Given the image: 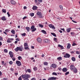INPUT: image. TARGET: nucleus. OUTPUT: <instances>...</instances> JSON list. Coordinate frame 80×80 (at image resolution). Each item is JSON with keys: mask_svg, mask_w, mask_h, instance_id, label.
Here are the masks:
<instances>
[{"mask_svg": "<svg viewBox=\"0 0 80 80\" xmlns=\"http://www.w3.org/2000/svg\"><path fill=\"white\" fill-rule=\"evenodd\" d=\"M9 54L10 55H12V54H12V51H10V52H9Z\"/></svg>", "mask_w": 80, "mask_h": 80, "instance_id": "nucleus-47", "label": "nucleus"}, {"mask_svg": "<svg viewBox=\"0 0 80 80\" xmlns=\"http://www.w3.org/2000/svg\"><path fill=\"white\" fill-rule=\"evenodd\" d=\"M2 11L3 13H6V10L5 9H2Z\"/></svg>", "mask_w": 80, "mask_h": 80, "instance_id": "nucleus-34", "label": "nucleus"}, {"mask_svg": "<svg viewBox=\"0 0 80 80\" xmlns=\"http://www.w3.org/2000/svg\"><path fill=\"white\" fill-rule=\"evenodd\" d=\"M25 50H27L28 49V50H29V48H28V47H26L24 48Z\"/></svg>", "mask_w": 80, "mask_h": 80, "instance_id": "nucleus-42", "label": "nucleus"}, {"mask_svg": "<svg viewBox=\"0 0 80 80\" xmlns=\"http://www.w3.org/2000/svg\"><path fill=\"white\" fill-rule=\"evenodd\" d=\"M24 9H27V7L26 6H24Z\"/></svg>", "mask_w": 80, "mask_h": 80, "instance_id": "nucleus-63", "label": "nucleus"}, {"mask_svg": "<svg viewBox=\"0 0 80 80\" xmlns=\"http://www.w3.org/2000/svg\"><path fill=\"white\" fill-rule=\"evenodd\" d=\"M21 35H22V36H25V35H26V33H22L21 34Z\"/></svg>", "mask_w": 80, "mask_h": 80, "instance_id": "nucleus-41", "label": "nucleus"}, {"mask_svg": "<svg viewBox=\"0 0 80 80\" xmlns=\"http://www.w3.org/2000/svg\"><path fill=\"white\" fill-rule=\"evenodd\" d=\"M38 26L40 27H41V28H43V26L42 24H39Z\"/></svg>", "mask_w": 80, "mask_h": 80, "instance_id": "nucleus-30", "label": "nucleus"}, {"mask_svg": "<svg viewBox=\"0 0 80 80\" xmlns=\"http://www.w3.org/2000/svg\"><path fill=\"white\" fill-rule=\"evenodd\" d=\"M42 32V33H44V34H46V33H47V32H46V31L44 30H42L41 31Z\"/></svg>", "mask_w": 80, "mask_h": 80, "instance_id": "nucleus-22", "label": "nucleus"}, {"mask_svg": "<svg viewBox=\"0 0 80 80\" xmlns=\"http://www.w3.org/2000/svg\"><path fill=\"white\" fill-rule=\"evenodd\" d=\"M1 63L2 65H4L5 66L6 65V64L5 63V61H2Z\"/></svg>", "mask_w": 80, "mask_h": 80, "instance_id": "nucleus-20", "label": "nucleus"}, {"mask_svg": "<svg viewBox=\"0 0 80 80\" xmlns=\"http://www.w3.org/2000/svg\"><path fill=\"white\" fill-rule=\"evenodd\" d=\"M59 7H60V9H61V10H63V6H62L60 5Z\"/></svg>", "mask_w": 80, "mask_h": 80, "instance_id": "nucleus-36", "label": "nucleus"}, {"mask_svg": "<svg viewBox=\"0 0 80 80\" xmlns=\"http://www.w3.org/2000/svg\"><path fill=\"white\" fill-rule=\"evenodd\" d=\"M64 58H69L70 57V55L68 53H66L65 55L64 56Z\"/></svg>", "mask_w": 80, "mask_h": 80, "instance_id": "nucleus-6", "label": "nucleus"}, {"mask_svg": "<svg viewBox=\"0 0 80 80\" xmlns=\"http://www.w3.org/2000/svg\"><path fill=\"white\" fill-rule=\"evenodd\" d=\"M43 64L44 65H48V63L47 62H44Z\"/></svg>", "mask_w": 80, "mask_h": 80, "instance_id": "nucleus-31", "label": "nucleus"}, {"mask_svg": "<svg viewBox=\"0 0 80 80\" xmlns=\"http://www.w3.org/2000/svg\"><path fill=\"white\" fill-rule=\"evenodd\" d=\"M70 69L71 70H73L75 73H77V69L73 65H71L70 67Z\"/></svg>", "mask_w": 80, "mask_h": 80, "instance_id": "nucleus-2", "label": "nucleus"}, {"mask_svg": "<svg viewBox=\"0 0 80 80\" xmlns=\"http://www.w3.org/2000/svg\"><path fill=\"white\" fill-rule=\"evenodd\" d=\"M18 58L19 60H20L22 59V57H21V56H18Z\"/></svg>", "mask_w": 80, "mask_h": 80, "instance_id": "nucleus-35", "label": "nucleus"}, {"mask_svg": "<svg viewBox=\"0 0 80 80\" xmlns=\"http://www.w3.org/2000/svg\"><path fill=\"white\" fill-rule=\"evenodd\" d=\"M39 2H40L41 3H42V0H38Z\"/></svg>", "mask_w": 80, "mask_h": 80, "instance_id": "nucleus-53", "label": "nucleus"}, {"mask_svg": "<svg viewBox=\"0 0 80 80\" xmlns=\"http://www.w3.org/2000/svg\"><path fill=\"white\" fill-rule=\"evenodd\" d=\"M44 42L45 43H49L50 42V41L48 39H45L44 41Z\"/></svg>", "mask_w": 80, "mask_h": 80, "instance_id": "nucleus-19", "label": "nucleus"}, {"mask_svg": "<svg viewBox=\"0 0 80 80\" xmlns=\"http://www.w3.org/2000/svg\"><path fill=\"white\" fill-rule=\"evenodd\" d=\"M49 27L52 29H55V26L53 25H52V24H49Z\"/></svg>", "mask_w": 80, "mask_h": 80, "instance_id": "nucleus-9", "label": "nucleus"}, {"mask_svg": "<svg viewBox=\"0 0 80 80\" xmlns=\"http://www.w3.org/2000/svg\"><path fill=\"white\" fill-rule=\"evenodd\" d=\"M26 28L27 30V32H30V27H27Z\"/></svg>", "mask_w": 80, "mask_h": 80, "instance_id": "nucleus-17", "label": "nucleus"}, {"mask_svg": "<svg viewBox=\"0 0 80 80\" xmlns=\"http://www.w3.org/2000/svg\"><path fill=\"white\" fill-rule=\"evenodd\" d=\"M5 32H6V33H7L9 32V30L8 29H6L5 30Z\"/></svg>", "mask_w": 80, "mask_h": 80, "instance_id": "nucleus-46", "label": "nucleus"}, {"mask_svg": "<svg viewBox=\"0 0 80 80\" xmlns=\"http://www.w3.org/2000/svg\"><path fill=\"white\" fill-rule=\"evenodd\" d=\"M33 70L34 71H36V70H37V67H35L34 68H33Z\"/></svg>", "mask_w": 80, "mask_h": 80, "instance_id": "nucleus-44", "label": "nucleus"}, {"mask_svg": "<svg viewBox=\"0 0 80 80\" xmlns=\"http://www.w3.org/2000/svg\"><path fill=\"white\" fill-rule=\"evenodd\" d=\"M41 12H37V15H41Z\"/></svg>", "mask_w": 80, "mask_h": 80, "instance_id": "nucleus-28", "label": "nucleus"}, {"mask_svg": "<svg viewBox=\"0 0 80 80\" xmlns=\"http://www.w3.org/2000/svg\"><path fill=\"white\" fill-rule=\"evenodd\" d=\"M11 40H12V39H10V38H8V40H7V42L8 43H11Z\"/></svg>", "mask_w": 80, "mask_h": 80, "instance_id": "nucleus-16", "label": "nucleus"}, {"mask_svg": "<svg viewBox=\"0 0 80 80\" xmlns=\"http://www.w3.org/2000/svg\"><path fill=\"white\" fill-rule=\"evenodd\" d=\"M31 48H32L33 49H34V46H31Z\"/></svg>", "mask_w": 80, "mask_h": 80, "instance_id": "nucleus-62", "label": "nucleus"}, {"mask_svg": "<svg viewBox=\"0 0 80 80\" xmlns=\"http://www.w3.org/2000/svg\"><path fill=\"white\" fill-rule=\"evenodd\" d=\"M59 32H60L61 33H62V32H62V31L61 30H59Z\"/></svg>", "mask_w": 80, "mask_h": 80, "instance_id": "nucleus-61", "label": "nucleus"}, {"mask_svg": "<svg viewBox=\"0 0 80 80\" xmlns=\"http://www.w3.org/2000/svg\"><path fill=\"white\" fill-rule=\"evenodd\" d=\"M22 51V48L21 47H17L16 49H15V51L16 52H18V51Z\"/></svg>", "mask_w": 80, "mask_h": 80, "instance_id": "nucleus-3", "label": "nucleus"}, {"mask_svg": "<svg viewBox=\"0 0 80 80\" xmlns=\"http://www.w3.org/2000/svg\"><path fill=\"white\" fill-rule=\"evenodd\" d=\"M16 40H17V41H20V39H18V38H17L16 39Z\"/></svg>", "mask_w": 80, "mask_h": 80, "instance_id": "nucleus-56", "label": "nucleus"}, {"mask_svg": "<svg viewBox=\"0 0 80 80\" xmlns=\"http://www.w3.org/2000/svg\"><path fill=\"white\" fill-rule=\"evenodd\" d=\"M57 78L55 77H52L51 78H48V80H56Z\"/></svg>", "mask_w": 80, "mask_h": 80, "instance_id": "nucleus-7", "label": "nucleus"}, {"mask_svg": "<svg viewBox=\"0 0 80 80\" xmlns=\"http://www.w3.org/2000/svg\"><path fill=\"white\" fill-rule=\"evenodd\" d=\"M76 54H77L78 55H80V51H76Z\"/></svg>", "mask_w": 80, "mask_h": 80, "instance_id": "nucleus-25", "label": "nucleus"}, {"mask_svg": "<svg viewBox=\"0 0 80 80\" xmlns=\"http://www.w3.org/2000/svg\"><path fill=\"white\" fill-rule=\"evenodd\" d=\"M1 19L3 21H5V20H7V19L5 18V16H3L2 18Z\"/></svg>", "mask_w": 80, "mask_h": 80, "instance_id": "nucleus-14", "label": "nucleus"}, {"mask_svg": "<svg viewBox=\"0 0 80 80\" xmlns=\"http://www.w3.org/2000/svg\"><path fill=\"white\" fill-rule=\"evenodd\" d=\"M16 63L17 64L18 66H21L22 65V63H21V62L19 61H17L16 62Z\"/></svg>", "mask_w": 80, "mask_h": 80, "instance_id": "nucleus-5", "label": "nucleus"}, {"mask_svg": "<svg viewBox=\"0 0 80 80\" xmlns=\"http://www.w3.org/2000/svg\"><path fill=\"white\" fill-rule=\"evenodd\" d=\"M58 70H60V71H61L62 69L60 68H58Z\"/></svg>", "mask_w": 80, "mask_h": 80, "instance_id": "nucleus-57", "label": "nucleus"}, {"mask_svg": "<svg viewBox=\"0 0 80 80\" xmlns=\"http://www.w3.org/2000/svg\"><path fill=\"white\" fill-rule=\"evenodd\" d=\"M62 71L64 72H66L67 71V68H64L62 69Z\"/></svg>", "mask_w": 80, "mask_h": 80, "instance_id": "nucleus-15", "label": "nucleus"}, {"mask_svg": "<svg viewBox=\"0 0 80 80\" xmlns=\"http://www.w3.org/2000/svg\"><path fill=\"white\" fill-rule=\"evenodd\" d=\"M3 80H8V79L7 78H4L3 79Z\"/></svg>", "mask_w": 80, "mask_h": 80, "instance_id": "nucleus-50", "label": "nucleus"}, {"mask_svg": "<svg viewBox=\"0 0 80 80\" xmlns=\"http://www.w3.org/2000/svg\"><path fill=\"white\" fill-rule=\"evenodd\" d=\"M57 40V38H54V40L55 41H56V40Z\"/></svg>", "mask_w": 80, "mask_h": 80, "instance_id": "nucleus-54", "label": "nucleus"}, {"mask_svg": "<svg viewBox=\"0 0 80 80\" xmlns=\"http://www.w3.org/2000/svg\"><path fill=\"white\" fill-rule=\"evenodd\" d=\"M72 22H73L74 23H77V22L76 21H73V20H72Z\"/></svg>", "mask_w": 80, "mask_h": 80, "instance_id": "nucleus-52", "label": "nucleus"}, {"mask_svg": "<svg viewBox=\"0 0 80 80\" xmlns=\"http://www.w3.org/2000/svg\"><path fill=\"white\" fill-rule=\"evenodd\" d=\"M52 75H57V73L54 72L52 73Z\"/></svg>", "mask_w": 80, "mask_h": 80, "instance_id": "nucleus-38", "label": "nucleus"}, {"mask_svg": "<svg viewBox=\"0 0 80 80\" xmlns=\"http://www.w3.org/2000/svg\"><path fill=\"white\" fill-rule=\"evenodd\" d=\"M60 29L61 30H62L63 31H65V29H64V28H61Z\"/></svg>", "mask_w": 80, "mask_h": 80, "instance_id": "nucleus-58", "label": "nucleus"}, {"mask_svg": "<svg viewBox=\"0 0 80 80\" xmlns=\"http://www.w3.org/2000/svg\"><path fill=\"white\" fill-rule=\"evenodd\" d=\"M58 47H60V48H61L63 47V46H62L60 45H59V44L58 45Z\"/></svg>", "mask_w": 80, "mask_h": 80, "instance_id": "nucleus-37", "label": "nucleus"}, {"mask_svg": "<svg viewBox=\"0 0 80 80\" xmlns=\"http://www.w3.org/2000/svg\"><path fill=\"white\" fill-rule=\"evenodd\" d=\"M62 57H59L57 58V59L58 60H62Z\"/></svg>", "mask_w": 80, "mask_h": 80, "instance_id": "nucleus-27", "label": "nucleus"}, {"mask_svg": "<svg viewBox=\"0 0 80 80\" xmlns=\"http://www.w3.org/2000/svg\"><path fill=\"white\" fill-rule=\"evenodd\" d=\"M71 59L73 62H75V57H72Z\"/></svg>", "mask_w": 80, "mask_h": 80, "instance_id": "nucleus-26", "label": "nucleus"}, {"mask_svg": "<svg viewBox=\"0 0 80 80\" xmlns=\"http://www.w3.org/2000/svg\"><path fill=\"white\" fill-rule=\"evenodd\" d=\"M39 17L41 18H43V16H42V14H41V15H39Z\"/></svg>", "mask_w": 80, "mask_h": 80, "instance_id": "nucleus-29", "label": "nucleus"}, {"mask_svg": "<svg viewBox=\"0 0 80 80\" xmlns=\"http://www.w3.org/2000/svg\"><path fill=\"white\" fill-rule=\"evenodd\" d=\"M31 30H32L31 31V32H35V31H36V30H37V28H35V26L33 25L31 27Z\"/></svg>", "mask_w": 80, "mask_h": 80, "instance_id": "nucleus-4", "label": "nucleus"}, {"mask_svg": "<svg viewBox=\"0 0 80 80\" xmlns=\"http://www.w3.org/2000/svg\"><path fill=\"white\" fill-rule=\"evenodd\" d=\"M18 80H22V77L20 76L19 78H18Z\"/></svg>", "mask_w": 80, "mask_h": 80, "instance_id": "nucleus-40", "label": "nucleus"}, {"mask_svg": "<svg viewBox=\"0 0 80 80\" xmlns=\"http://www.w3.org/2000/svg\"><path fill=\"white\" fill-rule=\"evenodd\" d=\"M75 45H77V44L75 43H73L72 44V46H75Z\"/></svg>", "mask_w": 80, "mask_h": 80, "instance_id": "nucleus-51", "label": "nucleus"}, {"mask_svg": "<svg viewBox=\"0 0 80 80\" xmlns=\"http://www.w3.org/2000/svg\"><path fill=\"white\" fill-rule=\"evenodd\" d=\"M11 3L12 4V5H15L16 4V2H15L13 0H11Z\"/></svg>", "mask_w": 80, "mask_h": 80, "instance_id": "nucleus-13", "label": "nucleus"}, {"mask_svg": "<svg viewBox=\"0 0 80 80\" xmlns=\"http://www.w3.org/2000/svg\"><path fill=\"white\" fill-rule=\"evenodd\" d=\"M51 35H52L53 36H54V37H56L57 36H56V34H55L54 33L51 32Z\"/></svg>", "mask_w": 80, "mask_h": 80, "instance_id": "nucleus-24", "label": "nucleus"}, {"mask_svg": "<svg viewBox=\"0 0 80 80\" xmlns=\"http://www.w3.org/2000/svg\"><path fill=\"white\" fill-rule=\"evenodd\" d=\"M4 52L5 53H8V50L7 49H5L4 50Z\"/></svg>", "mask_w": 80, "mask_h": 80, "instance_id": "nucleus-33", "label": "nucleus"}, {"mask_svg": "<svg viewBox=\"0 0 80 80\" xmlns=\"http://www.w3.org/2000/svg\"><path fill=\"white\" fill-rule=\"evenodd\" d=\"M57 65L56 64H52L51 65V67H52V68H57Z\"/></svg>", "mask_w": 80, "mask_h": 80, "instance_id": "nucleus-8", "label": "nucleus"}, {"mask_svg": "<svg viewBox=\"0 0 80 80\" xmlns=\"http://www.w3.org/2000/svg\"><path fill=\"white\" fill-rule=\"evenodd\" d=\"M27 18V17L25 16L23 18V20H25V18Z\"/></svg>", "mask_w": 80, "mask_h": 80, "instance_id": "nucleus-55", "label": "nucleus"}, {"mask_svg": "<svg viewBox=\"0 0 80 80\" xmlns=\"http://www.w3.org/2000/svg\"><path fill=\"white\" fill-rule=\"evenodd\" d=\"M37 8H38V7L36 6H33L32 7V9L33 10H37Z\"/></svg>", "mask_w": 80, "mask_h": 80, "instance_id": "nucleus-11", "label": "nucleus"}, {"mask_svg": "<svg viewBox=\"0 0 80 80\" xmlns=\"http://www.w3.org/2000/svg\"><path fill=\"white\" fill-rule=\"evenodd\" d=\"M9 63L10 65H12V64H13V62H12V61H10Z\"/></svg>", "mask_w": 80, "mask_h": 80, "instance_id": "nucleus-45", "label": "nucleus"}, {"mask_svg": "<svg viewBox=\"0 0 80 80\" xmlns=\"http://www.w3.org/2000/svg\"><path fill=\"white\" fill-rule=\"evenodd\" d=\"M28 72L29 73H30L31 72V71L30 69H27V70L26 71V72Z\"/></svg>", "mask_w": 80, "mask_h": 80, "instance_id": "nucleus-21", "label": "nucleus"}, {"mask_svg": "<svg viewBox=\"0 0 80 80\" xmlns=\"http://www.w3.org/2000/svg\"><path fill=\"white\" fill-rule=\"evenodd\" d=\"M68 74H69V72H67L65 73L66 75H67Z\"/></svg>", "mask_w": 80, "mask_h": 80, "instance_id": "nucleus-48", "label": "nucleus"}, {"mask_svg": "<svg viewBox=\"0 0 80 80\" xmlns=\"http://www.w3.org/2000/svg\"><path fill=\"white\" fill-rule=\"evenodd\" d=\"M24 47H28V44H27V43H25L24 44Z\"/></svg>", "mask_w": 80, "mask_h": 80, "instance_id": "nucleus-32", "label": "nucleus"}, {"mask_svg": "<svg viewBox=\"0 0 80 80\" xmlns=\"http://www.w3.org/2000/svg\"><path fill=\"white\" fill-rule=\"evenodd\" d=\"M70 47H71V45H70V44L69 43H68L67 46V48L68 49H70Z\"/></svg>", "mask_w": 80, "mask_h": 80, "instance_id": "nucleus-12", "label": "nucleus"}, {"mask_svg": "<svg viewBox=\"0 0 80 80\" xmlns=\"http://www.w3.org/2000/svg\"><path fill=\"white\" fill-rule=\"evenodd\" d=\"M71 34L72 35H74V32H71Z\"/></svg>", "mask_w": 80, "mask_h": 80, "instance_id": "nucleus-59", "label": "nucleus"}, {"mask_svg": "<svg viewBox=\"0 0 80 80\" xmlns=\"http://www.w3.org/2000/svg\"><path fill=\"white\" fill-rule=\"evenodd\" d=\"M10 57L11 58H13V54H11L10 55Z\"/></svg>", "mask_w": 80, "mask_h": 80, "instance_id": "nucleus-43", "label": "nucleus"}, {"mask_svg": "<svg viewBox=\"0 0 80 80\" xmlns=\"http://www.w3.org/2000/svg\"><path fill=\"white\" fill-rule=\"evenodd\" d=\"M71 30V28H68L67 29L66 31L68 33H69V32H70Z\"/></svg>", "mask_w": 80, "mask_h": 80, "instance_id": "nucleus-18", "label": "nucleus"}, {"mask_svg": "<svg viewBox=\"0 0 80 80\" xmlns=\"http://www.w3.org/2000/svg\"><path fill=\"white\" fill-rule=\"evenodd\" d=\"M30 15L31 16V17H33L34 16V13H31Z\"/></svg>", "mask_w": 80, "mask_h": 80, "instance_id": "nucleus-39", "label": "nucleus"}, {"mask_svg": "<svg viewBox=\"0 0 80 80\" xmlns=\"http://www.w3.org/2000/svg\"><path fill=\"white\" fill-rule=\"evenodd\" d=\"M21 77L24 80H29L28 78L31 77L30 75L28 74L22 75Z\"/></svg>", "mask_w": 80, "mask_h": 80, "instance_id": "nucleus-1", "label": "nucleus"}, {"mask_svg": "<svg viewBox=\"0 0 80 80\" xmlns=\"http://www.w3.org/2000/svg\"><path fill=\"white\" fill-rule=\"evenodd\" d=\"M11 33H12V34H15V31L14 30H12L11 31Z\"/></svg>", "mask_w": 80, "mask_h": 80, "instance_id": "nucleus-23", "label": "nucleus"}, {"mask_svg": "<svg viewBox=\"0 0 80 80\" xmlns=\"http://www.w3.org/2000/svg\"><path fill=\"white\" fill-rule=\"evenodd\" d=\"M2 40H3L2 38V37H0V40L2 41Z\"/></svg>", "mask_w": 80, "mask_h": 80, "instance_id": "nucleus-60", "label": "nucleus"}, {"mask_svg": "<svg viewBox=\"0 0 80 80\" xmlns=\"http://www.w3.org/2000/svg\"><path fill=\"white\" fill-rule=\"evenodd\" d=\"M37 41L39 43H41L42 42V39L40 38H38L37 39Z\"/></svg>", "mask_w": 80, "mask_h": 80, "instance_id": "nucleus-10", "label": "nucleus"}, {"mask_svg": "<svg viewBox=\"0 0 80 80\" xmlns=\"http://www.w3.org/2000/svg\"><path fill=\"white\" fill-rule=\"evenodd\" d=\"M12 60H13V61H15V58H12Z\"/></svg>", "mask_w": 80, "mask_h": 80, "instance_id": "nucleus-64", "label": "nucleus"}, {"mask_svg": "<svg viewBox=\"0 0 80 80\" xmlns=\"http://www.w3.org/2000/svg\"><path fill=\"white\" fill-rule=\"evenodd\" d=\"M7 14L8 15V17H10V14H9V13L8 12L7 13Z\"/></svg>", "mask_w": 80, "mask_h": 80, "instance_id": "nucleus-49", "label": "nucleus"}]
</instances>
